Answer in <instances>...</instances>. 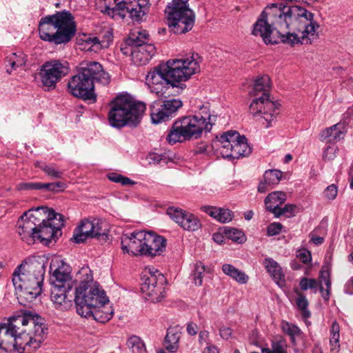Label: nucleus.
Segmentation results:
<instances>
[{"label":"nucleus","mask_w":353,"mask_h":353,"mask_svg":"<svg viewBox=\"0 0 353 353\" xmlns=\"http://www.w3.org/2000/svg\"><path fill=\"white\" fill-rule=\"evenodd\" d=\"M46 330L39 315L23 311L0 324V349L19 353L36 350L43 343Z\"/></svg>","instance_id":"f03ea898"},{"label":"nucleus","mask_w":353,"mask_h":353,"mask_svg":"<svg viewBox=\"0 0 353 353\" xmlns=\"http://www.w3.org/2000/svg\"><path fill=\"white\" fill-rule=\"evenodd\" d=\"M164 110L166 111L165 115H168L170 118L173 117L178 110L182 107L183 103L179 99H170L165 100L162 103Z\"/></svg>","instance_id":"79ce46f5"},{"label":"nucleus","mask_w":353,"mask_h":353,"mask_svg":"<svg viewBox=\"0 0 353 353\" xmlns=\"http://www.w3.org/2000/svg\"><path fill=\"white\" fill-rule=\"evenodd\" d=\"M319 290L321 294V296L325 301H328L330 296V290L329 289L324 290L321 283H319Z\"/></svg>","instance_id":"69168bd1"},{"label":"nucleus","mask_w":353,"mask_h":353,"mask_svg":"<svg viewBox=\"0 0 353 353\" xmlns=\"http://www.w3.org/2000/svg\"><path fill=\"white\" fill-rule=\"evenodd\" d=\"M148 3V0H110L103 11L113 19H123L128 14L133 20L139 21L145 14Z\"/></svg>","instance_id":"ddd939ff"},{"label":"nucleus","mask_w":353,"mask_h":353,"mask_svg":"<svg viewBox=\"0 0 353 353\" xmlns=\"http://www.w3.org/2000/svg\"><path fill=\"white\" fill-rule=\"evenodd\" d=\"M205 272V267L201 262H197L194 265V268L192 276L196 285L200 286L202 285L203 277Z\"/></svg>","instance_id":"a18cd8bd"},{"label":"nucleus","mask_w":353,"mask_h":353,"mask_svg":"<svg viewBox=\"0 0 353 353\" xmlns=\"http://www.w3.org/2000/svg\"><path fill=\"white\" fill-rule=\"evenodd\" d=\"M223 233L227 239L239 243H242L245 241V236L243 232L236 228H225Z\"/></svg>","instance_id":"c03bdc74"},{"label":"nucleus","mask_w":353,"mask_h":353,"mask_svg":"<svg viewBox=\"0 0 353 353\" xmlns=\"http://www.w3.org/2000/svg\"><path fill=\"white\" fill-rule=\"evenodd\" d=\"M144 255L155 256L161 254L165 250L166 240L153 232H145Z\"/></svg>","instance_id":"4be33fe9"},{"label":"nucleus","mask_w":353,"mask_h":353,"mask_svg":"<svg viewBox=\"0 0 353 353\" xmlns=\"http://www.w3.org/2000/svg\"><path fill=\"white\" fill-rule=\"evenodd\" d=\"M319 283H319L315 279H310L304 276L301 278L299 286L301 290L303 291L312 290H314V293H316Z\"/></svg>","instance_id":"de8ad7c7"},{"label":"nucleus","mask_w":353,"mask_h":353,"mask_svg":"<svg viewBox=\"0 0 353 353\" xmlns=\"http://www.w3.org/2000/svg\"><path fill=\"white\" fill-rule=\"evenodd\" d=\"M263 265L275 283L282 286L285 285V276L279 264L272 258H266Z\"/></svg>","instance_id":"c85d7f7f"},{"label":"nucleus","mask_w":353,"mask_h":353,"mask_svg":"<svg viewBox=\"0 0 353 353\" xmlns=\"http://www.w3.org/2000/svg\"><path fill=\"white\" fill-rule=\"evenodd\" d=\"M133 49H134V46L127 45L126 41H125V43L123 45H121V51L124 55H130L131 56V52Z\"/></svg>","instance_id":"e2e57ef3"},{"label":"nucleus","mask_w":353,"mask_h":353,"mask_svg":"<svg viewBox=\"0 0 353 353\" xmlns=\"http://www.w3.org/2000/svg\"><path fill=\"white\" fill-rule=\"evenodd\" d=\"M165 278L162 274L148 276L141 284V290L145 298L159 302L164 296Z\"/></svg>","instance_id":"dca6fc26"},{"label":"nucleus","mask_w":353,"mask_h":353,"mask_svg":"<svg viewBox=\"0 0 353 353\" xmlns=\"http://www.w3.org/2000/svg\"><path fill=\"white\" fill-rule=\"evenodd\" d=\"M216 117L210 114L208 107L203 105L194 115L183 117L174 121L167 135L170 144L197 139L203 132L212 130Z\"/></svg>","instance_id":"423d86ee"},{"label":"nucleus","mask_w":353,"mask_h":353,"mask_svg":"<svg viewBox=\"0 0 353 353\" xmlns=\"http://www.w3.org/2000/svg\"><path fill=\"white\" fill-rule=\"evenodd\" d=\"M250 152L251 148L247 143L246 137L239 134V137L235 139L230 159H239L241 157L248 155Z\"/></svg>","instance_id":"c756f323"},{"label":"nucleus","mask_w":353,"mask_h":353,"mask_svg":"<svg viewBox=\"0 0 353 353\" xmlns=\"http://www.w3.org/2000/svg\"><path fill=\"white\" fill-rule=\"evenodd\" d=\"M319 278L322 281L330 279V271L327 268L323 267L319 273Z\"/></svg>","instance_id":"bf43d9fd"},{"label":"nucleus","mask_w":353,"mask_h":353,"mask_svg":"<svg viewBox=\"0 0 353 353\" xmlns=\"http://www.w3.org/2000/svg\"><path fill=\"white\" fill-rule=\"evenodd\" d=\"M287 199L286 194L281 191H274L270 193L265 199V205L266 209L274 214L280 209L281 206Z\"/></svg>","instance_id":"cd10ccee"},{"label":"nucleus","mask_w":353,"mask_h":353,"mask_svg":"<svg viewBox=\"0 0 353 353\" xmlns=\"http://www.w3.org/2000/svg\"><path fill=\"white\" fill-rule=\"evenodd\" d=\"M155 53L156 48L152 43L134 47L131 52V59L135 65H145Z\"/></svg>","instance_id":"5701e85b"},{"label":"nucleus","mask_w":353,"mask_h":353,"mask_svg":"<svg viewBox=\"0 0 353 353\" xmlns=\"http://www.w3.org/2000/svg\"><path fill=\"white\" fill-rule=\"evenodd\" d=\"M145 230L134 231L121 238V250L132 256H143L145 239Z\"/></svg>","instance_id":"a211bd4d"},{"label":"nucleus","mask_w":353,"mask_h":353,"mask_svg":"<svg viewBox=\"0 0 353 353\" xmlns=\"http://www.w3.org/2000/svg\"><path fill=\"white\" fill-rule=\"evenodd\" d=\"M46 220H50V223L55 228V230L61 233V228L63 225V216L62 214L57 213L54 210H50Z\"/></svg>","instance_id":"49530a36"},{"label":"nucleus","mask_w":353,"mask_h":353,"mask_svg":"<svg viewBox=\"0 0 353 353\" xmlns=\"http://www.w3.org/2000/svg\"><path fill=\"white\" fill-rule=\"evenodd\" d=\"M167 214L185 230L196 231L201 228L200 221L192 213L178 208L170 207L167 210Z\"/></svg>","instance_id":"aec40b11"},{"label":"nucleus","mask_w":353,"mask_h":353,"mask_svg":"<svg viewBox=\"0 0 353 353\" xmlns=\"http://www.w3.org/2000/svg\"><path fill=\"white\" fill-rule=\"evenodd\" d=\"M110 81V74L99 62L83 61L79 63L77 74L69 78L66 91L75 98L95 102L94 82L106 85Z\"/></svg>","instance_id":"20e7f679"},{"label":"nucleus","mask_w":353,"mask_h":353,"mask_svg":"<svg viewBox=\"0 0 353 353\" xmlns=\"http://www.w3.org/2000/svg\"><path fill=\"white\" fill-rule=\"evenodd\" d=\"M239 137V132L230 130L212 141V146L225 159H230L235 139Z\"/></svg>","instance_id":"412c9836"},{"label":"nucleus","mask_w":353,"mask_h":353,"mask_svg":"<svg viewBox=\"0 0 353 353\" xmlns=\"http://www.w3.org/2000/svg\"><path fill=\"white\" fill-rule=\"evenodd\" d=\"M112 41V34L109 31L106 32L103 36L96 37L83 34L77 38V43L81 50L95 52L108 48Z\"/></svg>","instance_id":"6ab92c4d"},{"label":"nucleus","mask_w":353,"mask_h":353,"mask_svg":"<svg viewBox=\"0 0 353 353\" xmlns=\"http://www.w3.org/2000/svg\"><path fill=\"white\" fill-rule=\"evenodd\" d=\"M148 37L149 34L146 30H134L126 39V43L134 47L148 44Z\"/></svg>","instance_id":"c9c22d12"},{"label":"nucleus","mask_w":353,"mask_h":353,"mask_svg":"<svg viewBox=\"0 0 353 353\" xmlns=\"http://www.w3.org/2000/svg\"><path fill=\"white\" fill-rule=\"evenodd\" d=\"M281 329L283 333L290 337L292 343H295V338L301 334V330L296 325L286 321L281 323Z\"/></svg>","instance_id":"58836bf2"},{"label":"nucleus","mask_w":353,"mask_h":353,"mask_svg":"<svg viewBox=\"0 0 353 353\" xmlns=\"http://www.w3.org/2000/svg\"><path fill=\"white\" fill-rule=\"evenodd\" d=\"M201 210L223 223H229L234 217L233 212L228 208H221L212 205H203L201 207Z\"/></svg>","instance_id":"bb28decb"},{"label":"nucleus","mask_w":353,"mask_h":353,"mask_svg":"<svg viewBox=\"0 0 353 353\" xmlns=\"http://www.w3.org/2000/svg\"><path fill=\"white\" fill-rule=\"evenodd\" d=\"M225 237L224 233L221 234L220 232H216L212 236L213 241L218 244L223 243L225 241Z\"/></svg>","instance_id":"0e129e2a"},{"label":"nucleus","mask_w":353,"mask_h":353,"mask_svg":"<svg viewBox=\"0 0 353 353\" xmlns=\"http://www.w3.org/2000/svg\"><path fill=\"white\" fill-rule=\"evenodd\" d=\"M165 113L166 111L160 101H156L150 105V117L153 123L159 124L169 120L170 118Z\"/></svg>","instance_id":"2f4dec72"},{"label":"nucleus","mask_w":353,"mask_h":353,"mask_svg":"<svg viewBox=\"0 0 353 353\" xmlns=\"http://www.w3.org/2000/svg\"><path fill=\"white\" fill-rule=\"evenodd\" d=\"M126 345L131 353H146V347L143 341L137 335L130 336L127 341Z\"/></svg>","instance_id":"4c0bfd02"},{"label":"nucleus","mask_w":353,"mask_h":353,"mask_svg":"<svg viewBox=\"0 0 353 353\" xmlns=\"http://www.w3.org/2000/svg\"><path fill=\"white\" fill-rule=\"evenodd\" d=\"M210 336V333L207 330H202L199 334V342L200 344H203L204 342H207Z\"/></svg>","instance_id":"680f3d73"},{"label":"nucleus","mask_w":353,"mask_h":353,"mask_svg":"<svg viewBox=\"0 0 353 353\" xmlns=\"http://www.w3.org/2000/svg\"><path fill=\"white\" fill-rule=\"evenodd\" d=\"M347 132V127L345 123H338L326 128L321 132L320 139L327 143H334L343 139Z\"/></svg>","instance_id":"b1692460"},{"label":"nucleus","mask_w":353,"mask_h":353,"mask_svg":"<svg viewBox=\"0 0 353 353\" xmlns=\"http://www.w3.org/2000/svg\"><path fill=\"white\" fill-rule=\"evenodd\" d=\"M89 314L85 313L81 315L88 319H94L97 322L105 323L110 321L114 314V310L108 304H103V306L96 307L90 310Z\"/></svg>","instance_id":"393cba45"},{"label":"nucleus","mask_w":353,"mask_h":353,"mask_svg":"<svg viewBox=\"0 0 353 353\" xmlns=\"http://www.w3.org/2000/svg\"><path fill=\"white\" fill-rule=\"evenodd\" d=\"M26 62V56L22 52L12 53L7 57L6 60V65L10 66V69L7 68L6 72L11 74L12 70H16L19 67L25 65Z\"/></svg>","instance_id":"473e14b6"},{"label":"nucleus","mask_w":353,"mask_h":353,"mask_svg":"<svg viewBox=\"0 0 353 353\" xmlns=\"http://www.w3.org/2000/svg\"><path fill=\"white\" fill-rule=\"evenodd\" d=\"M70 71L67 61L52 60L42 65L39 72L41 85L45 91H50L57 87L61 79Z\"/></svg>","instance_id":"4468645a"},{"label":"nucleus","mask_w":353,"mask_h":353,"mask_svg":"<svg viewBox=\"0 0 353 353\" xmlns=\"http://www.w3.org/2000/svg\"><path fill=\"white\" fill-rule=\"evenodd\" d=\"M264 181L268 185L274 187L279 183L283 178V172L279 170L273 169L266 170L263 174Z\"/></svg>","instance_id":"ea45409f"},{"label":"nucleus","mask_w":353,"mask_h":353,"mask_svg":"<svg viewBox=\"0 0 353 353\" xmlns=\"http://www.w3.org/2000/svg\"><path fill=\"white\" fill-rule=\"evenodd\" d=\"M79 285L75 288L74 301L79 315L89 314L90 310L108 304L109 299L103 288L94 281L92 271L83 267L77 274Z\"/></svg>","instance_id":"6e6552de"},{"label":"nucleus","mask_w":353,"mask_h":353,"mask_svg":"<svg viewBox=\"0 0 353 353\" xmlns=\"http://www.w3.org/2000/svg\"><path fill=\"white\" fill-rule=\"evenodd\" d=\"M34 165L52 179H63V171L59 170L54 163L46 164L44 162L37 161L34 163Z\"/></svg>","instance_id":"f704fd0d"},{"label":"nucleus","mask_w":353,"mask_h":353,"mask_svg":"<svg viewBox=\"0 0 353 353\" xmlns=\"http://www.w3.org/2000/svg\"><path fill=\"white\" fill-rule=\"evenodd\" d=\"M232 333V331L229 327L223 326L219 329V334L223 339H228L231 336Z\"/></svg>","instance_id":"4d7b16f0"},{"label":"nucleus","mask_w":353,"mask_h":353,"mask_svg":"<svg viewBox=\"0 0 353 353\" xmlns=\"http://www.w3.org/2000/svg\"><path fill=\"white\" fill-rule=\"evenodd\" d=\"M108 178L110 181L121 183L123 185H132L135 184V182L127 176H124L121 174L118 173H110L108 175Z\"/></svg>","instance_id":"09e8293b"},{"label":"nucleus","mask_w":353,"mask_h":353,"mask_svg":"<svg viewBox=\"0 0 353 353\" xmlns=\"http://www.w3.org/2000/svg\"><path fill=\"white\" fill-rule=\"evenodd\" d=\"M89 238H96L106 241L108 235L102 230L98 220L84 219L81 221L73 232L71 241L76 243L84 242Z\"/></svg>","instance_id":"2eb2a0df"},{"label":"nucleus","mask_w":353,"mask_h":353,"mask_svg":"<svg viewBox=\"0 0 353 353\" xmlns=\"http://www.w3.org/2000/svg\"><path fill=\"white\" fill-rule=\"evenodd\" d=\"M353 118V109L349 108L344 114H343V121L342 123H345V126L349 124L350 120Z\"/></svg>","instance_id":"052dcab7"},{"label":"nucleus","mask_w":353,"mask_h":353,"mask_svg":"<svg viewBox=\"0 0 353 353\" xmlns=\"http://www.w3.org/2000/svg\"><path fill=\"white\" fill-rule=\"evenodd\" d=\"M40 185H41L39 187V190L46 189L49 191L55 192L54 183H40Z\"/></svg>","instance_id":"338daca9"},{"label":"nucleus","mask_w":353,"mask_h":353,"mask_svg":"<svg viewBox=\"0 0 353 353\" xmlns=\"http://www.w3.org/2000/svg\"><path fill=\"white\" fill-rule=\"evenodd\" d=\"M40 183H21L17 186L18 190H39Z\"/></svg>","instance_id":"6e6d98bb"},{"label":"nucleus","mask_w":353,"mask_h":353,"mask_svg":"<svg viewBox=\"0 0 353 353\" xmlns=\"http://www.w3.org/2000/svg\"><path fill=\"white\" fill-rule=\"evenodd\" d=\"M283 228L281 223L278 222H274L270 223L267 229V233L268 236H274L279 234Z\"/></svg>","instance_id":"864d4df0"},{"label":"nucleus","mask_w":353,"mask_h":353,"mask_svg":"<svg viewBox=\"0 0 353 353\" xmlns=\"http://www.w3.org/2000/svg\"><path fill=\"white\" fill-rule=\"evenodd\" d=\"M338 194L337 186L334 184L328 185L323 192V196L330 201L334 200Z\"/></svg>","instance_id":"3c124183"},{"label":"nucleus","mask_w":353,"mask_h":353,"mask_svg":"<svg viewBox=\"0 0 353 353\" xmlns=\"http://www.w3.org/2000/svg\"><path fill=\"white\" fill-rule=\"evenodd\" d=\"M270 88V79L263 75L254 81L250 94L256 96L262 92V96L252 100L250 105V112L255 117H260L267 121V127L276 119L279 113V104L270 100L268 94Z\"/></svg>","instance_id":"9d476101"},{"label":"nucleus","mask_w":353,"mask_h":353,"mask_svg":"<svg viewBox=\"0 0 353 353\" xmlns=\"http://www.w3.org/2000/svg\"><path fill=\"white\" fill-rule=\"evenodd\" d=\"M108 121L111 126L120 128L125 125L137 126L141 121L145 105L134 101L130 96L121 94L110 104Z\"/></svg>","instance_id":"1a4fd4ad"},{"label":"nucleus","mask_w":353,"mask_h":353,"mask_svg":"<svg viewBox=\"0 0 353 353\" xmlns=\"http://www.w3.org/2000/svg\"><path fill=\"white\" fill-rule=\"evenodd\" d=\"M163 157L164 156L161 154L150 152L148 154L146 159L149 164L157 165L163 160Z\"/></svg>","instance_id":"5fc2aeb1"},{"label":"nucleus","mask_w":353,"mask_h":353,"mask_svg":"<svg viewBox=\"0 0 353 353\" xmlns=\"http://www.w3.org/2000/svg\"><path fill=\"white\" fill-rule=\"evenodd\" d=\"M204 353H219V350L216 346L209 345L204 351Z\"/></svg>","instance_id":"774afa93"},{"label":"nucleus","mask_w":353,"mask_h":353,"mask_svg":"<svg viewBox=\"0 0 353 353\" xmlns=\"http://www.w3.org/2000/svg\"><path fill=\"white\" fill-rule=\"evenodd\" d=\"M181 337V332L176 327H170L168 330L165 342L167 343L166 348L170 352H176L179 348V341Z\"/></svg>","instance_id":"72a5a7b5"},{"label":"nucleus","mask_w":353,"mask_h":353,"mask_svg":"<svg viewBox=\"0 0 353 353\" xmlns=\"http://www.w3.org/2000/svg\"><path fill=\"white\" fill-rule=\"evenodd\" d=\"M77 25L70 11H57L41 18L39 34L41 39L54 45L65 44L74 36Z\"/></svg>","instance_id":"0eeeda50"},{"label":"nucleus","mask_w":353,"mask_h":353,"mask_svg":"<svg viewBox=\"0 0 353 353\" xmlns=\"http://www.w3.org/2000/svg\"><path fill=\"white\" fill-rule=\"evenodd\" d=\"M288 343L283 337L274 338L271 342V348L263 347L262 353H288Z\"/></svg>","instance_id":"e433bc0d"},{"label":"nucleus","mask_w":353,"mask_h":353,"mask_svg":"<svg viewBox=\"0 0 353 353\" xmlns=\"http://www.w3.org/2000/svg\"><path fill=\"white\" fill-rule=\"evenodd\" d=\"M296 256L305 264L309 263L312 260L310 252L305 248L298 250Z\"/></svg>","instance_id":"603ef678"},{"label":"nucleus","mask_w":353,"mask_h":353,"mask_svg":"<svg viewBox=\"0 0 353 353\" xmlns=\"http://www.w3.org/2000/svg\"><path fill=\"white\" fill-rule=\"evenodd\" d=\"M330 332V345L331 346V350L333 351L340 347V326L336 321L332 322Z\"/></svg>","instance_id":"37998d69"},{"label":"nucleus","mask_w":353,"mask_h":353,"mask_svg":"<svg viewBox=\"0 0 353 353\" xmlns=\"http://www.w3.org/2000/svg\"><path fill=\"white\" fill-rule=\"evenodd\" d=\"M319 28L311 12L299 6L279 3L265 8L254 25L252 34L260 36L266 44H273L276 41L271 36L276 32L283 43L294 46L311 43Z\"/></svg>","instance_id":"f257e3e1"},{"label":"nucleus","mask_w":353,"mask_h":353,"mask_svg":"<svg viewBox=\"0 0 353 353\" xmlns=\"http://www.w3.org/2000/svg\"><path fill=\"white\" fill-rule=\"evenodd\" d=\"M296 208V206L294 204H286L283 208H280L277 212H276L274 216L278 218L283 214H286L288 216H292Z\"/></svg>","instance_id":"8fccbe9b"},{"label":"nucleus","mask_w":353,"mask_h":353,"mask_svg":"<svg viewBox=\"0 0 353 353\" xmlns=\"http://www.w3.org/2000/svg\"><path fill=\"white\" fill-rule=\"evenodd\" d=\"M200 59L198 54L193 53L183 59L168 60L148 72L145 84L151 92L159 97L163 95L170 88L183 89L185 85L182 82L200 70Z\"/></svg>","instance_id":"7ed1b4c3"},{"label":"nucleus","mask_w":353,"mask_h":353,"mask_svg":"<svg viewBox=\"0 0 353 353\" xmlns=\"http://www.w3.org/2000/svg\"><path fill=\"white\" fill-rule=\"evenodd\" d=\"M295 293L297 294V298L296 300V303L298 309L301 312L302 316L304 319H308L311 316V313L308 310V301L306 299L305 296L301 294L298 290H294Z\"/></svg>","instance_id":"a19ab883"},{"label":"nucleus","mask_w":353,"mask_h":353,"mask_svg":"<svg viewBox=\"0 0 353 353\" xmlns=\"http://www.w3.org/2000/svg\"><path fill=\"white\" fill-rule=\"evenodd\" d=\"M223 272L240 284H245L249 280V276L243 271L236 268L228 263L222 265Z\"/></svg>","instance_id":"7c9ffc66"},{"label":"nucleus","mask_w":353,"mask_h":353,"mask_svg":"<svg viewBox=\"0 0 353 353\" xmlns=\"http://www.w3.org/2000/svg\"><path fill=\"white\" fill-rule=\"evenodd\" d=\"M58 234H60L61 233L55 230V228L50 223V220L43 219L41 223L39 222L38 223L36 239L39 240L43 244L48 245Z\"/></svg>","instance_id":"a878e982"},{"label":"nucleus","mask_w":353,"mask_h":353,"mask_svg":"<svg viewBox=\"0 0 353 353\" xmlns=\"http://www.w3.org/2000/svg\"><path fill=\"white\" fill-rule=\"evenodd\" d=\"M188 1L172 0V4L167 6L165 10L168 26L173 28L176 34H183L190 31L194 24L195 16L189 8Z\"/></svg>","instance_id":"f8f14e48"},{"label":"nucleus","mask_w":353,"mask_h":353,"mask_svg":"<svg viewBox=\"0 0 353 353\" xmlns=\"http://www.w3.org/2000/svg\"><path fill=\"white\" fill-rule=\"evenodd\" d=\"M45 269L37 256H30L12 274V283L19 295L31 302L42 292Z\"/></svg>","instance_id":"39448f33"},{"label":"nucleus","mask_w":353,"mask_h":353,"mask_svg":"<svg viewBox=\"0 0 353 353\" xmlns=\"http://www.w3.org/2000/svg\"><path fill=\"white\" fill-rule=\"evenodd\" d=\"M39 219L31 210L26 212L17 221L18 234L22 241L28 245L33 244L36 240L37 229Z\"/></svg>","instance_id":"f3484780"},{"label":"nucleus","mask_w":353,"mask_h":353,"mask_svg":"<svg viewBox=\"0 0 353 353\" xmlns=\"http://www.w3.org/2000/svg\"><path fill=\"white\" fill-rule=\"evenodd\" d=\"M187 332L190 336H194L198 332V326L196 323L190 322L187 325Z\"/></svg>","instance_id":"13d9d810"},{"label":"nucleus","mask_w":353,"mask_h":353,"mask_svg":"<svg viewBox=\"0 0 353 353\" xmlns=\"http://www.w3.org/2000/svg\"><path fill=\"white\" fill-rule=\"evenodd\" d=\"M52 283L51 300L57 308L67 310L72 306V289L76 281L72 279L70 272L63 268H57L50 277Z\"/></svg>","instance_id":"9b49d317"}]
</instances>
